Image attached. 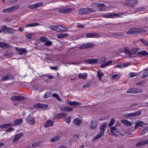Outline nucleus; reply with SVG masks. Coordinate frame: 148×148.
I'll list each match as a JSON object with an SVG mask.
<instances>
[{"mask_svg":"<svg viewBox=\"0 0 148 148\" xmlns=\"http://www.w3.org/2000/svg\"><path fill=\"white\" fill-rule=\"evenodd\" d=\"M95 10L92 8L86 7L84 8H80L79 10V14H89L91 12H95Z\"/></svg>","mask_w":148,"mask_h":148,"instance_id":"obj_1","label":"nucleus"},{"mask_svg":"<svg viewBox=\"0 0 148 148\" xmlns=\"http://www.w3.org/2000/svg\"><path fill=\"white\" fill-rule=\"evenodd\" d=\"M145 32L146 30L141 28H132L129 29L127 32V33L128 34H131L136 33H140Z\"/></svg>","mask_w":148,"mask_h":148,"instance_id":"obj_2","label":"nucleus"},{"mask_svg":"<svg viewBox=\"0 0 148 148\" xmlns=\"http://www.w3.org/2000/svg\"><path fill=\"white\" fill-rule=\"evenodd\" d=\"M19 7L18 5H16L4 9L2 10V12L4 13H7L14 11L15 9H17Z\"/></svg>","mask_w":148,"mask_h":148,"instance_id":"obj_3","label":"nucleus"},{"mask_svg":"<svg viewBox=\"0 0 148 148\" xmlns=\"http://www.w3.org/2000/svg\"><path fill=\"white\" fill-rule=\"evenodd\" d=\"M92 6L93 7H101L99 8V10L101 11H106L107 10L106 8L105 7H103L105 6V5L104 3H95L94 4H92Z\"/></svg>","mask_w":148,"mask_h":148,"instance_id":"obj_4","label":"nucleus"},{"mask_svg":"<svg viewBox=\"0 0 148 148\" xmlns=\"http://www.w3.org/2000/svg\"><path fill=\"white\" fill-rule=\"evenodd\" d=\"M143 92L142 90L140 89L130 88L127 91V92L128 93H141Z\"/></svg>","mask_w":148,"mask_h":148,"instance_id":"obj_5","label":"nucleus"},{"mask_svg":"<svg viewBox=\"0 0 148 148\" xmlns=\"http://www.w3.org/2000/svg\"><path fill=\"white\" fill-rule=\"evenodd\" d=\"M123 3L127 6H133L137 3V1H123Z\"/></svg>","mask_w":148,"mask_h":148,"instance_id":"obj_6","label":"nucleus"},{"mask_svg":"<svg viewBox=\"0 0 148 148\" xmlns=\"http://www.w3.org/2000/svg\"><path fill=\"white\" fill-rule=\"evenodd\" d=\"M110 130L112 134L115 136H118V134L120 133L119 131L115 126L111 127Z\"/></svg>","mask_w":148,"mask_h":148,"instance_id":"obj_7","label":"nucleus"},{"mask_svg":"<svg viewBox=\"0 0 148 148\" xmlns=\"http://www.w3.org/2000/svg\"><path fill=\"white\" fill-rule=\"evenodd\" d=\"M25 99V97L22 96H13L11 98V99L13 101H21Z\"/></svg>","mask_w":148,"mask_h":148,"instance_id":"obj_8","label":"nucleus"},{"mask_svg":"<svg viewBox=\"0 0 148 148\" xmlns=\"http://www.w3.org/2000/svg\"><path fill=\"white\" fill-rule=\"evenodd\" d=\"M94 46V44L92 43L84 44L80 47L79 48L81 49H85L91 47H93Z\"/></svg>","mask_w":148,"mask_h":148,"instance_id":"obj_9","label":"nucleus"},{"mask_svg":"<svg viewBox=\"0 0 148 148\" xmlns=\"http://www.w3.org/2000/svg\"><path fill=\"white\" fill-rule=\"evenodd\" d=\"M67 103L70 106H79L82 105V104L81 103L75 101H71L69 100H67Z\"/></svg>","mask_w":148,"mask_h":148,"instance_id":"obj_10","label":"nucleus"},{"mask_svg":"<svg viewBox=\"0 0 148 148\" xmlns=\"http://www.w3.org/2000/svg\"><path fill=\"white\" fill-rule=\"evenodd\" d=\"M2 31V32L9 33L12 29L10 27H7L6 26L3 25L0 27Z\"/></svg>","mask_w":148,"mask_h":148,"instance_id":"obj_11","label":"nucleus"},{"mask_svg":"<svg viewBox=\"0 0 148 148\" xmlns=\"http://www.w3.org/2000/svg\"><path fill=\"white\" fill-rule=\"evenodd\" d=\"M141 114V111H136L134 112L126 114L125 115L127 116H135L140 115Z\"/></svg>","mask_w":148,"mask_h":148,"instance_id":"obj_12","label":"nucleus"},{"mask_svg":"<svg viewBox=\"0 0 148 148\" xmlns=\"http://www.w3.org/2000/svg\"><path fill=\"white\" fill-rule=\"evenodd\" d=\"M34 107L35 108H47L48 106L46 104H42L40 103H37L34 105Z\"/></svg>","mask_w":148,"mask_h":148,"instance_id":"obj_13","label":"nucleus"},{"mask_svg":"<svg viewBox=\"0 0 148 148\" xmlns=\"http://www.w3.org/2000/svg\"><path fill=\"white\" fill-rule=\"evenodd\" d=\"M27 122L30 124H33L35 123V120L33 117L30 115H29L27 118Z\"/></svg>","mask_w":148,"mask_h":148,"instance_id":"obj_14","label":"nucleus"},{"mask_svg":"<svg viewBox=\"0 0 148 148\" xmlns=\"http://www.w3.org/2000/svg\"><path fill=\"white\" fill-rule=\"evenodd\" d=\"M53 124L54 122L53 121L48 120L45 123L44 126L45 128L52 126L53 125Z\"/></svg>","mask_w":148,"mask_h":148,"instance_id":"obj_15","label":"nucleus"},{"mask_svg":"<svg viewBox=\"0 0 148 148\" xmlns=\"http://www.w3.org/2000/svg\"><path fill=\"white\" fill-rule=\"evenodd\" d=\"M23 133L22 132H20L16 134L13 139V142H16L23 136Z\"/></svg>","mask_w":148,"mask_h":148,"instance_id":"obj_16","label":"nucleus"},{"mask_svg":"<svg viewBox=\"0 0 148 148\" xmlns=\"http://www.w3.org/2000/svg\"><path fill=\"white\" fill-rule=\"evenodd\" d=\"M15 49L17 51L19 52V54L20 55H22L26 52V50L24 48H19L17 47H16Z\"/></svg>","mask_w":148,"mask_h":148,"instance_id":"obj_17","label":"nucleus"},{"mask_svg":"<svg viewBox=\"0 0 148 148\" xmlns=\"http://www.w3.org/2000/svg\"><path fill=\"white\" fill-rule=\"evenodd\" d=\"M108 123L106 122H104L100 127L101 132L104 133L105 131Z\"/></svg>","mask_w":148,"mask_h":148,"instance_id":"obj_18","label":"nucleus"},{"mask_svg":"<svg viewBox=\"0 0 148 148\" xmlns=\"http://www.w3.org/2000/svg\"><path fill=\"white\" fill-rule=\"evenodd\" d=\"M137 54L141 56H148V53L145 50H143L137 52Z\"/></svg>","mask_w":148,"mask_h":148,"instance_id":"obj_19","label":"nucleus"},{"mask_svg":"<svg viewBox=\"0 0 148 148\" xmlns=\"http://www.w3.org/2000/svg\"><path fill=\"white\" fill-rule=\"evenodd\" d=\"M97 123L96 121H91V123L90 128L92 129H95L97 125Z\"/></svg>","mask_w":148,"mask_h":148,"instance_id":"obj_20","label":"nucleus"},{"mask_svg":"<svg viewBox=\"0 0 148 148\" xmlns=\"http://www.w3.org/2000/svg\"><path fill=\"white\" fill-rule=\"evenodd\" d=\"M98 61V59H87L86 61L90 64H92L97 62Z\"/></svg>","mask_w":148,"mask_h":148,"instance_id":"obj_21","label":"nucleus"},{"mask_svg":"<svg viewBox=\"0 0 148 148\" xmlns=\"http://www.w3.org/2000/svg\"><path fill=\"white\" fill-rule=\"evenodd\" d=\"M97 74L99 80L101 81V77L103 75V74L101 70L98 69L97 71Z\"/></svg>","mask_w":148,"mask_h":148,"instance_id":"obj_22","label":"nucleus"},{"mask_svg":"<svg viewBox=\"0 0 148 148\" xmlns=\"http://www.w3.org/2000/svg\"><path fill=\"white\" fill-rule=\"evenodd\" d=\"M121 122L126 126H131L132 125V122L129 121L126 119H123L121 121Z\"/></svg>","mask_w":148,"mask_h":148,"instance_id":"obj_23","label":"nucleus"},{"mask_svg":"<svg viewBox=\"0 0 148 148\" xmlns=\"http://www.w3.org/2000/svg\"><path fill=\"white\" fill-rule=\"evenodd\" d=\"M104 133L101 132H100V133L96 136H95L92 140V141H94L98 139V138L102 136L104 134Z\"/></svg>","mask_w":148,"mask_h":148,"instance_id":"obj_24","label":"nucleus"},{"mask_svg":"<svg viewBox=\"0 0 148 148\" xmlns=\"http://www.w3.org/2000/svg\"><path fill=\"white\" fill-rule=\"evenodd\" d=\"M113 62L111 60L108 61L106 63H104L101 64L100 66V67L101 68H104L106 66H108L109 65L112 63Z\"/></svg>","mask_w":148,"mask_h":148,"instance_id":"obj_25","label":"nucleus"},{"mask_svg":"<svg viewBox=\"0 0 148 148\" xmlns=\"http://www.w3.org/2000/svg\"><path fill=\"white\" fill-rule=\"evenodd\" d=\"M87 76V74L86 73H80L78 75V77L80 79H86Z\"/></svg>","mask_w":148,"mask_h":148,"instance_id":"obj_26","label":"nucleus"},{"mask_svg":"<svg viewBox=\"0 0 148 148\" xmlns=\"http://www.w3.org/2000/svg\"><path fill=\"white\" fill-rule=\"evenodd\" d=\"M13 125L12 123H7L4 124H3L0 125V128H6L7 127H10Z\"/></svg>","mask_w":148,"mask_h":148,"instance_id":"obj_27","label":"nucleus"},{"mask_svg":"<svg viewBox=\"0 0 148 148\" xmlns=\"http://www.w3.org/2000/svg\"><path fill=\"white\" fill-rule=\"evenodd\" d=\"M144 124V122L142 121H139L136 123L135 125L134 128L136 130L138 127H142L143 125Z\"/></svg>","mask_w":148,"mask_h":148,"instance_id":"obj_28","label":"nucleus"},{"mask_svg":"<svg viewBox=\"0 0 148 148\" xmlns=\"http://www.w3.org/2000/svg\"><path fill=\"white\" fill-rule=\"evenodd\" d=\"M12 78V77L10 75H8L2 77L1 78V81H4L5 80L11 79Z\"/></svg>","mask_w":148,"mask_h":148,"instance_id":"obj_29","label":"nucleus"},{"mask_svg":"<svg viewBox=\"0 0 148 148\" xmlns=\"http://www.w3.org/2000/svg\"><path fill=\"white\" fill-rule=\"evenodd\" d=\"M0 47L3 48H8L9 47V45L5 42H0Z\"/></svg>","mask_w":148,"mask_h":148,"instance_id":"obj_30","label":"nucleus"},{"mask_svg":"<svg viewBox=\"0 0 148 148\" xmlns=\"http://www.w3.org/2000/svg\"><path fill=\"white\" fill-rule=\"evenodd\" d=\"M64 27L63 26L61 25L57 26L56 31L59 32H62L64 30Z\"/></svg>","mask_w":148,"mask_h":148,"instance_id":"obj_31","label":"nucleus"},{"mask_svg":"<svg viewBox=\"0 0 148 148\" xmlns=\"http://www.w3.org/2000/svg\"><path fill=\"white\" fill-rule=\"evenodd\" d=\"M98 35L97 33H88L86 34L87 38H92Z\"/></svg>","mask_w":148,"mask_h":148,"instance_id":"obj_32","label":"nucleus"},{"mask_svg":"<svg viewBox=\"0 0 148 148\" xmlns=\"http://www.w3.org/2000/svg\"><path fill=\"white\" fill-rule=\"evenodd\" d=\"M79 139L78 136L77 135H73L70 139V141L71 142H74Z\"/></svg>","mask_w":148,"mask_h":148,"instance_id":"obj_33","label":"nucleus"},{"mask_svg":"<svg viewBox=\"0 0 148 148\" xmlns=\"http://www.w3.org/2000/svg\"><path fill=\"white\" fill-rule=\"evenodd\" d=\"M22 123V119H18L16 120L14 123V125H20Z\"/></svg>","mask_w":148,"mask_h":148,"instance_id":"obj_34","label":"nucleus"},{"mask_svg":"<svg viewBox=\"0 0 148 148\" xmlns=\"http://www.w3.org/2000/svg\"><path fill=\"white\" fill-rule=\"evenodd\" d=\"M73 122L74 123L77 125H79L81 123V121L79 118H76L74 120Z\"/></svg>","mask_w":148,"mask_h":148,"instance_id":"obj_35","label":"nucleus"},{"mask_svg":"<svg viewBox=\"0 0 148 148\" xmlns=\"http://www.w3.org/2000/svg\"><path fill=\"white\" fill-rule=\"evenodd\" d=\"M64 113H58L55 116V117L57 119H60L64 117Z\"/></svg>","mask_w":148,"mask_h":148,"instance_id":"obj_36","label":"nucleus"},{"mask_svg":"<svg viewBox=\"0 0 148 148\" xmlns=\"http://www.w3.org/2000/svg\"><path fill=\"white\" fill-rule=\"evenodd\" d=\"M60 139V137L57 136H55L52 138L51 140L52 142H56L58 141Z\"/></svg>","mask_w":148,"mask_h":148,"instance_id":"obj_37","label":"nucleus"},{"mask_svg":"<svg viewBox=\"0 0 148 148\" xmlns=\"http://www.w3.org/2000/svg\"><path fill=\"white\" fill-rule=\"evenodd\" d=\"M40 25V23H30L28 25V27H33Z\"/></svg>","mask_w":148,"mask_h":148,"instance_id":"obj_38","label":"nucleus"},{"mask_svg":"<svg viewBox=\"0 0 148 148\" xmlns=\"http://www.w3.org/2000/svg\"><path fill=\"white\" fill-rule=\"evenodd\" d=\"M51 93L50 92H47L44 95V98L47 99L51 97Z\"/></svg>","mask_w":148,"mask_h":148,"instance_id":"obj_39","label":"nucleus"},{"mask_svg":"<svg viewBox=\"0 0 148 148\" xmlns=\"http://www.w3.org/2000/svg\"><path fill=\"white\" fill-rule=\"evenodd\" d=\"M148 130V127H146L143 129L141 132L140 134L141 135L144 134L146 133Z\"/></svg>","mask_w":148,"mask_h":148,"instance_id":"obj_40","label":"nucleus"},{"mask_svg":"<svg viewBox=\"0 0 148 148\" xmlns=\"http://www.w3.org/2000/svg\"><path fill=\"white\" fill-rule=\"evenodd\" d=\"M124 52L126 54L131 55V51L127 48H124L123 49Z\"/></svg>","mask_w":148,"mask_h":148,"instance_id":"obj_41","label":"nucleus"},{"mask_svg":"<svg viewBox=\"0 0 148 148\" xmlns=\"http://www.w3.org/2000/svg\"><path fill=\"white\" fill-rule=\"evenodd\" d=\"M138 50L139 49L137 48L132 49L131 51V55L135 54Z\"/></svg>","mask_w":148,"mask_h":148,"instance_id":"obj_42","label":"nucleus"},{"mask_svg":"<svg viewBox=\"0 0 148 148\" xmlns=\"http://www.w3.org/2000/svg\"><path fill=\"white\" fill-rule=\"evenodd\" d=\"M143 140H142L138 142L137 144H136V147L140 146L142 145H144V142Z\"/></svg>","mask_w":148,"mask_h":148,"instance_id":"obj_43","label":"nucleus"},{"mask_svg":"<svg viewBox=\"0 0 148 148\" xmlns=\"http://www.w3.org/2000/svg\"><path fill=\"white\" fill-rule=\"evenodd\" d=\"M140 40L142 43L145 45L146 46H147V45L148 44V42L147 41L143 39H140Z\"/></svg>","mask_w":148,"mask_h":148,"instance_id":"obj_44","label":"nucleus"},{"mask_svg":"<svg viewBox=\"0 0 148 148\" xmlns=\"http://www.w3.org/2000/svg\"><path fill=\"white\" fill-rule=\"evenodd\" d=\"M35 5L36 8L42 6L43 5V3L42 2H39L35 3Z\"/></svg>","mask_w":148,"mask_h":148,"instance_id":"obj_45","label":"nucleus"},{"mask_svg":"<svg viewBox=\"0 0 148 148\" xmlns=\"http://www.w3.org/2000/svg\"><path fill=\"white\" fill-rule=\"evenodd\" d=\"M52 96L53 97L56 98L59 101H61V99L59 97V95L57 94L54 93L53 94Z\"/></svg>","mask_w":148,"mask_h":148,"instance_id":"obj_46","label":"nucleus"},{"mask_svg":"<svg viewBox=\"0 0 148 148\" xmlns=\"http://www.w3.org/2000/svg\"><path fill=\"white\" fill-rule=\"evenodd\" d=\"M115 121V119L114 118H112L110 122V123L108 124V126L110 127V126L113 125Z\"/></svg>","mask_w":148,"mask_h":148,"instance_id":"obj_47","label":"nucleus"},{"mask_svg":"<svg viewBox=\"0 0 148 148\" xmlns=\"http://www.w3.org/2000/svg\"><path fill=\"white\" fill-rule=\"evenodd\" d=\"M112 14L110 13H108L104 15V17L106 18H110L112 17Z\"/></svg>","mask_w":148,"mask_h":148,"instance_id":"obj_48","label":"nucleus"},{"mask_svg":"<svg viewBox=\"0 0 148 148\" xmlns=\"http://www.w3.org/2000/svg\"><path fill=\"white\" fill-rule=\"evenodd\" d=\"M139 75V74L136 73H132L130 75L129 77L132 78L134 76H136Z\"/></svg>","mask_w":148,"mask_h":148,"instance_id":"obj_49","label":"nucleus"},{"mask_svg":"<svg viewBox=\"0 0 148 148\" xmlns=\"http://www.w3.org/2000/svg\"><path fill=\"white\" fill-rule=\"evenodd\" d=\"M148 76V72H145L143 73L142 76V78L144 79Z\"/></svg>","mask_w":148,"mask_h":148,"instance_id":"obj_50","label":"nucleus"},{"mask_svg":"<svg viewBox=\"0 0 148 148\" xmlns=\"http://www.w3.org/2000/svg\"><path fill=\"white\" fill-rule=\"evenodd\" d=\"M40 40L41 42H45L47 40V38L45 37H42L40 38Z\"/></svg>","mask_w":148,"mask_h":148,"instance_id":"obj_51","label":"nucleus"},{"mask_svg":"<svg viewBox=\"0 0 148 148\" xmlns=\"http://www.w3.org/2000/svg\"><path fill=\"white\" fill-rule=\"evenodd\" d=\"M71 117L70 116H68L66 119H65V121L66 123H67L69 124L70 122L71 121Z\"/></svg>","mask_w":148,"mask_h":148,"instance_id":"obj_52","label":"nucleus"},{"mask_svg":"<svg viewBox=\"0 0 148 148\" xmlns=\"http://www.w3.org/2000/svg\"><path fill=\"white\" fill-rule=\"evenodd\" d=\"M57 37L58 38H61L65 37L64 34H60L57 35Z\"/></svg>","mask_w":148,"mask_h":148,"instance_id":"obj_53","label":"nucleus"},{"mask_svg":"<svg viewBox=\"0 0 148 148\" xmlns=\"http://www.w3.org/2000/svg\"><path fill=\"white\" fill-rule=\"evenodd\" d=\"M45 44L47 46H50L52 45V43L50 41H47V40L45 43Z\"/></svg>","mask_w":148,"mask_h":148,"instance_id":"obj_54","label":"nucleus"},{"mask_svg":"<svg viewBox=\"0 0 148 148\" xmlns=\"http://www.w3.org/2000/svg\"><path fill=\"white\" fill-rule=\"evenodd\" d=\"M145 83L144 81H141L136 83V85L138 86L143 85L145 84Z\"/></svg>","mask_w":148,"mask_h":148,"instance_id":"obj_55","label":"nucleus"},{"mask_svg":"<svg viewBox=\"0 0 148 148\" xmlns=\"http://www.w3.org/2000/svg\"><path fill=\"white\" fill-rule=\"evenodd\" d=\"M73 110V108L70 107H65V111H71Z\"/></svg>","mask_w":148,"mask_h":148,"instance_id":"obj_56","label":"nucleus"},{"mask_svg":"<svg viewBox=\"0 0 148 148\" xmlns=\"http://www.w3.org/2000/svg\"><path fill=\"white\" fill-rule=\"evenodd\" d=\"M73 10V8H65V13L70 12Z\"/></svg>","mask_w":148,"mask_h":148,"instance_id":"obj_57","label":"nucleus"},{"mask_svg":"<svg viewBox=\"0 0 148 148\" xmlns=\"http://www.w3.org/2000/svg\"><path fill=\"white\" fill-rule=\"evenodd\" d=\"M57 27V25H53L50 26V28L52 30L56 31Z\"/></svg>","mask_w":148,"mask_h":148,"instance_id":"obj_58","label":"nucleus"},{"mask_svg":"<svg viewBox=\"0 0 148 148\" xmlns=\"http://www.w3.org/2000/svg\"><path fill=\"white\" fill-rule=\"evenodd\" d=\"M39 143L38 142H36L32 144V145L33 147H36L38 146L39 145Z\"/></svg>","mask_w":148,"mask_h":148,"instance_id":"obj_59","label":"nucleus"},{"mask_svg":"<svg viewBox=\"0 0 148 148\" xmlns=\"http://www.w3.org/2000/svg\"><path fill=\"white\" fill-rule=\"evenodd\" d=\"M50 68L52 70H54L55 71H57L58 70V67L57 66H50Z\"/></svg>","mask_w":148,"mask_h":148,"instance_id":"obj_60","label":"nucleus"},{"mask_svg":"<svg viewBox=\"0 0 148 148\" xmlns=\"http://www.w3.org/2000/svg\"><path fill=\"white\" fill-rule=\"evenodd\" d=\"M14 130V129L12 127H10V128H9V129H8L7 130H6V132H12V131H13V130Z\"/></svg>","mask_w":148,"mask_h":148,"instance_id":"obj_61","label":"nucleus"},{"mask_svg":"<svg viewBox=\"0 0 148 148\" xmlns=\"http://www.w3.org/2000/svg\"><path fill=\"white\" fill-rule=\"evenodd\" d=\"M28 7L29 8L32 9L36 8V7H35V4L29 5L28 6Z\"/></svg>","mask_w":148,"mask_h":148,"instance_id":"obj_62","label":"nucleus"},{"mask_svg":"<svg viewBox=\"0 0 148 148\" xmlns=\"http://www.w3.org/2000/svg\"><path fill=\"white\" fill-rule=\"evenodd\" d=\"M90 86V84L89 83H87L84 85L82 86L83 88H88Z\"/></svg>","mask_w":148,"mask_h":148,"instance_id":"obj_63","label":"nucleus"},{"mask_svg":"<svg viewBox=\"0 0 148 148\" xmlns=\"http://www.w3.org/2000/svg\"><path fill=\"white\" fill-rule=\"evenodd\" d=\"M58 12L60 13H65V9L64 8H62L59 10Z\"/></svg>","mask_w":148,"mask_h":148,"instance_id":"obj_64","label":"nucleus"}]
</instances>
